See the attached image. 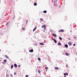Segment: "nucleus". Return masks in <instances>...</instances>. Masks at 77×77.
Here are the masks:
<instances>
[{
    "label": "nucleus",
    "mask_w": 77,
    "mask_h": 77,
    "mask_svg": "<svg viewBox=\"0 0 77 77\" xmlns=\"http://www.w3.org/2000/svg\"><path fill=\"white\" fill-rule=\"evenodd\" d=\"M64 32V30L63 29L60 30L59 31V32Z\"/></svg>",
    "instance_id": "f257e3e1"
},
{
    "label": "nucleus",
    "mask_w": 77,
    "mask_h": 77,
    "mask_svg": "<svg viewBox=\"0 0 77 77\" xmlns=\"http://www.w3.org/2000/svg\"><path fill=\"white\" fill-rule=\"evenodd\" d=\"M68 44L69 45V46H71L72 45L71 42H68Z\"/></svg>",
    "instance_id": "f03ea898"
},
{
    "label": "nucleus",
    "mask_w": 77,
    "mask_h": 77,
    "mask_svg": "<svg viewBox=\"0 0 77 77\" xmlns=\"http://www.w3.org/2000/svg\"><path fill=\"white\" fill-rule=\"evenodd\" d=\"M29 52H30V53H32V52H33V49H31V50H29Z\"/></svg>",
    "instance_id": "7ed1b4c3"
},
{
    "label": "nucleus",
    "mask_w": 77,
    "mask_h": 77,
    "mask_svg": "<svg viewBox=\"0 0 77 77\" xmlns=\"http://www.w3.org/2000/svg\"><path fill=\"white\" fill-rule=\"evenodd\" d=\"M54 69H55V70H57L59 69V68L57 67H55L54 68Z\"/></svg>",
    "instance_id": "20e7f679"
},
{
    "label": "nucleus",
    "mask_w": 77,
    "mask_h": 77,
    "mask_svg": "<svg viewBox=\"0 0 77 77\" xmlns=\"http://www.w3.org/2000/svg\"><path fill=\"white\" fill-rule=\"evenodd\" d=\"M52 35L53 36H54V37H57V35H56V34H52Z\"/></svg>",
    "instance_id": "39448f33"
},
{
    "label": "nucleus",
    "mask_w": 77,
    "mask_h": 77,
    "mask_svg": "<svg viewBox=\"0 0 77 77\" xmlns=\"http://www.w3.org/2000/svg\"><path fill=\"white\" fill-rule=\"evenodd\" d=\"M52 40H53L54 42L55 43H57V41H56V40L55 39H52Z\"/></svg>",
    "instance_id": "423d86ee"
},
{
    "label": "nucleus",
    "mask_w": 77,
    "mask_h": 77,
    "mask_svg": "<svg viewBox=\"0 0 77 77\" xmlns=\"http://www.w3.org/2000/svg\"><path fill=\"white\" fill-rule=\"evenodd\" d=\"M65 54L66 56H69V54L68 53H67V52H65Z\"/></svg>",
    "instance_id": "0eeeda50"
},
{
    "label": "nucleus",
    "mask_w": 77,
    "mask_h": 77,
    "mask_svg": "<svg viewBox=\"0 0 77 77\" xmlns=\"http://www.w3.org/2000/svg\"><path fill=\"white\" fill-rule=\"evenodd\" d=\"M5 57H6V58H7V59H9V57H8V55H5Z\"/></svg>",
    "instance_id": "6e6552de"
},
{
    "label": "nucleus",
    "mask_w": 77,
    "mask_h": 77,
    "mask_svg": "<svg viewBox=\"0 0 77 77\" xmlns=\"http://www.w3.org/2000/svg\"><path fill=\"white\" fill-rule=\"evenodd\" d=\"M14 66L15 68H17V64H14Z\"/></svg>",
    "instance_id": "1a4fd4ad"
},
{
    "label": "nucleus",
    "mask_w": 77,
    "mask_h": 77,
    "mask_svg": "<svg viewBox=\"0 0 77 77\" xmlns=\"http://www.w3.org/2000/svg\"><path fill=\"white\" fill-rule=\"evenodd\" d=\"M65 47H66V48H67V47H68V45L66 44L65 45Z\"/></svg>",
    "instance_id": "9d476101"
},
{
    "label": "nucleus",
    "mask_w": 77,
    "mask_h": 77,
    "mask_svg": "<svg viewBox=\"0 0 77 77\" xmlns=\"http://www.w3.org/2000/svg\"><path fill=\"white\" fill-rule=\"evenodd\" d=\"M36 29V27H35V28L33 29V32H34L35 30Z\"/></svg>",
    "instance_id": "9b49d317"
},
{
    "label": "nucleus",
    "mask_w": 77,
    "mask_h": 77,
    "mask_svg": "<svg viewBox=\"0 0 77 77\" xmlns=\"http://www.w3.org/2000/svg\"><path fill=\"white\" fill-rule=\"evenodd\" d=\"M39 44H40V45H44V43H39Z\"/></svg>",
    "instance_id": "f8f14e48"
},
{
    "label": "nucleus",
    "mask_w": 77,
    "mask_h": 77,
    "mask_svg": "<svg viewBox=\"0 0 77 77\" xmlns=\"http://www.w3.org/2000/svg\"><path fill=\"white\" fill-rule=\"evenodd\" d=\"M14 67V65H12L11 66V69H12V68H13V67Z\"/></svg>",
    "instance_id": "ddd939ff"
},
{
    "label": "nucleus",
    "mask_w": 77,
    "mask_h": 77,
    "mask_svg": "<svg viewBox=\"0 0 77 77\" xmlns=\"http://www.w3.org/2000/svg\"><path fill=\"white\" fill-rule=\"evenodd\" d=\"M45 26V25H44L43 26H42V28H44V27Z\"/></svg>",
    "instance_id": "4468645a"
},
{
    "label": "nucleus",
    "mask_w": 77,
    "mask_h": 77,
    "mask_svg": "<svg viewBox=\"0 0 77 77\" xmlns=\"http://www.w3.org/2000/svg\"><path fill=\"white\" fill-rule=\"evenodd\" d=\"M34 6H36V5H37V4H36V3H35L34 4Z\"/></svg>",
    "instance_id": "2eb2a0df"
},
{
    "label": "nucleus",
    "mask_w": 77,
    "mask_h": 77,
    "mask_svg": "<svg viewBox=\"0 0 77 77\" xmlns=\"http://www.w3.org/2000/svg\"><path fill=\"white\" fill-rule=\"evenodd\" d=\"M43 12H44V13H47V11H43Z\"/></svg>",
    "instance_id": "dca6fc26"
},
{
    "label": "nucleus",
    "mask_w": 77,
    "mask_h": 77,
    "mask_svg": "<svg viewBox=\"0 0 77 77\" xmlns=\"http://www.w3.org/2000/svg\"><path fill=\"white\" fill-rule=\"evenodd\" d=\"M57 45H61V44H60V43H58Z\"/></svg>",
    "instance_id": "f3484780"
},
{
    "label": "nucleus",
    "mask_w": 77,
    "mask_h": 77,
    "mask_svg": "<svg viewBox=\"0 0 77 77\" xmlns=\"http://www.w3.org/2000/svg\"><path fill=\"white\" fill-rule=\"evenodd\" d=\"M38 73H41V71L40 70H39L38 71Z\"/></svg>",
    "instance_id": "a211bd4d"
},
{
    "label": "nucleus",
    "mask_w": 77,
    "mask_h": 77,
    "mask_svg": "<svg viewBox=\"0 0 77 77\" xmlns=\"http://www.w3.org/2000/svg\"><path fill=\"white\" fill-rule=\"evenodd\" d=\"M59 38L60 40H62V38H61V37H59Z\"/></svg>",
    "instance_id": "6ab92c4d"
},
{
    "label": "nucleus",
    "mask_w": 77,
    "mask_h": 77,
    "mask_svg": "<svg viewBox=\"0 0 77 77\" xmlns=\"http://www.w3.org/2000/svg\"><path fill=\"white\" fill-rule=\"evenodd\" d=\"M28 23V20H27L26 21V24H27Z\"/></svg>",
    "instance_id": "aec40b11"
},
{
    "label": "nucleus",
    "mask_w": 77,
    "mask_h": 77,
    "mask_svg": "<svg viewBox=\"0 0 77 77\" xmlns=\"http://www.w3.org/2000/svg\"><path fill=\"white\" fill-rule=\"evenodd\" d=\"M9 77V75L6 74V77Z\"/></svg>",
    "instance_id": "412c9836"
},
{
    "label": "nucleus",
    "mask_w": 77,
    "mask_h": 77,
    "mask_svg": "<svg viewBox=\"0 0 77 77\" xmlns=\"http://www.w3.org/2000/svg\"><path fill=\"white\" fill-rule=\"evenodd\" d=\"M45 29H46V26H45L44 27V30H45Z\"/></svg>",
    "instance_id": "4be33fe9"
},
{
    "label": "nucleus",
    "mask_w": 77,
    "mask_h": 77,
    "mask_svg": "<svg viewBox=\"0 0 77 77\" xmlns=\"http://www.w3.org/2000/svg\"><path fill=\"white\" fill-rule=\"evenodd\" d=\"M40 21H43V19H42V18H40Z\"/></svg>",
    "instance_id": "5701e85b"
},
{
    "label": "nucleus",
    "mask_w": 77,
    "mask_h": 77,
    "mask_svg": "<svg viewBox=\"0 0 77 77\" xmlns=\"http://www.w3.org/2000/svg\"><path fill=\"white\" fill-rule=\"evenodd\" d=\"M38 60H41V58H38Z\"/></svg>",
    "instance_id": "b1692460"
},
{
    "label": "nucleus",
    "mask_w": 77,
    "mask_h": 77,
    "mask_svg": "<svg viewBox=\"0 0 77 77\" xmlns=\"http://www.w3.org/2000/svg\"><path fill=\"white\" fill-rule=\"evenodd\" d=\"M4 61V62H5L6 63V60H5Z\"/></svg>",
    "instance_id": "393cba45"
},
{
    "label": "nucleus",
    "mask_w": 77,
    "mask_h": 77,
    "mask_svg": "<svg viewBox=\"0 0 77 77\" xmlns=\"http://www.w3.org/2000/svg\"><path fill=\"white\" fill-rule=\"evenodd\" d=\"M10 76L11 77H13V75H12L11 74H10Z\"/></svg>",
    "instance_id": "a878e982"
},
{
    "label": "nucleus",
    "mask_w": 77,
    "mask_h": 77,
    "mask_svg": "<svg viewBox=\"0 0 77 77\" xmlns=\"http://www.w3.org/2000/svg\"><path fill=\"white\" fill-rule=\"evenodd\" d=\"M66 75H68V73H66Z\"/></svg>",
    "instance_id": "bb28decb"
},
{
    "label": "nucleus",
    "mask_w": 77,
    "mask_h": 77,
    "mask_svg": "<svg viewBox=\"0 0 77 77\" xmlns=\"http://www.w3.org/2000/svg\"><path fill=\"white\" fill-rule=\"evenodd\" d=\"M45 69H48V67H46L45 68Z\"/></svg>",
    "instance_id": "cd10ccee"
},
{
    "label": "nucleus",
    "mask_w": 77,
    "mask_h": 77,
    "mask_svg": "<svg viewBox=\"0 0 77 77\" xmlns=\"http://www.w3.org/2000/svg\"><path fill=\"white\" fill-rule=\"evenodd\" d=\"M22 29H23V30H25V29H24V28H23Z\"/></svg>",
    "instance_id": "c85d7f7f"
},
{
    "label": "nucleus",
    "mask_w": 77,
    "mask_h": 77,
    "mask_svg": "<svg viewBox=\"0 0 77 77\" xmlns=\"http://www.w3.org/2000/svg\"><path fill=\"white\" fill-rule=\"evenodd\" d=\"M66 75V73H64V75Z\"/></svg>",
    "instance_id": "c756f323"
},
{
    "label": "nucleus",
    "mask_w": 77,
    "mask_h": 77,
    "mask_svg": "<svg viewBox=\"0 0 77 77\" xmlns=\"http://www.w3.org/2000/svg\"><path fill=\"white\" fill-rule=\"evenodd\" d=\"M26 77H29V76L27 75H26Z\"/></svg>",
    "instance_id": "7c9ffc66"
},
{
    "label": "nucleus",
    "mask_w": 77,
    "mask_h": 77,
    "mask_svg": "<svg viewBox=\"0 0 77 77\" xmlns=\"http://www.w3.org/2000/svg\"><path fill=\"white\" fill-rule=\"evenodd\" d=\"M73 46H75V44H74L73 45Z\"/></svg>",
    "instance_id": "2f4dec72"
},
{
    "label": "nucleus",
    "mask_w": 77,
    "mask_h": 77,
    "mask_svg": "<svg viewBox=\"0 0 77 77\" xmlns=\"http://www.w3.org/2000/svg\"><path fill=\"white\" fill-rule=\"evenodd\" d=\"M8 24H9V23H7V24H6V26H7Z\"/></svg>",
    "instance_id": "473e14b6"
},
{
    "label": "nucleus",
    "mask_w": 77,
    "mask_h": 77,
    "mask_svg": "<svg viewBox=\"0 0 77 77\" xmlns=\"http://www.w3.org/2000/svg\"><path fill=\"white\" fill-rule=\"evenodd\" d=\"M3 63L4 65H5V62H3Z\"/></svg>",
    "instance_id": "72a5a7b5"
},
{
    "label": "nucleus",
    "mask_w": 77,
    "mask_h": 77,
    "mask_svg": "<svg viewBox=\"0 0 77 77\" xmlns=\"http://www.w3.org/2000/svg\"><path fill=\"white\" fill-rule=\"evenodd\" d=\"M14 75H16V73H15V72L14 73Z\"/></svg>",
    "instance_id": "f704fd0d"
},
{
    "label": "nucleus",
    "mask_w": 77,
    "mask_h": 77,
    "mask_svg": "<svg viewBox=\"0 0 77 77\" xmlns=\"http://www.w3.org/2000/svg\"><path fill=\"white\" fill-rule=\"evenodd\" d=\"M69 40L71 41V39L69 38Z\"/></svg>",
    "instance_id": "c9c22d12"
},
{
    "label": "nucleus",
    "mask_w": 77,
    "mask_h": 77,
    "mask_svg": "<svg viewBox=\"0 0 77 77\" xmlns=\"http://www.w3.org/2000/svg\"><path fill=\"white\" fill-rule=\"evenodd\" d=\"M18 66H19V67H20V65H19Z\"/></svg>",
    "instance_id": "e433bc0d"
},
{
    "label": "nucleus",
    "mask_w": 77,
    "mask_h": 77,
    "mask_svg": "<svg viewBox=\"0 0 77 77\" xmlns=\"http://www.w3.org/2000/svg\"><path fill=\"white\" fill-rule=\"evenodd\" d=\"M66 67H68V65H66Z\"/></svg>",
    "instance_id": "4c0bfd02"
},
{
    "label": "nucleus",
    "mask_w": 77,
    "mask_h": 77,
    "mask_svg": "<svg viewBox=\"0 0 77 77\" xmlns=\"http://www.w3.org/2000/svg\"><path fill=\"white\" fill-rule=\"evenodd\" d=\"M74 38H76V37H74Z\"/></svg>",
    "instance_id": "58836bf2"
},
{
    "label": "nucleus",
    "mask_w": 77,
    "mask_h": 77,
    "mask_svg": "<svg viewBox=\"0 0 77 77\" xmlns=\"http://www.w3.org/2000/svg\"><path fill=\"white\" fill-rule=\"evenodd\" d=\"M64 77H66V76H64Z\"/></svg>",
    "instance_id": "ea45409f"
},
{
    "label": "nucleus",
    "mask_w": 77,
    "mask_h": 77,
    "mask_svg": "<svg viewBox=\"0 0 77 77\" xmlns=\"http://www.w3.org/2000/svg\"><path fill=\"white\" fill-rule=\"evenodd\" d=\"M5 16H6V15H5Z\"/></svg>",
    "instance_id": "a19ab883"
},
{
    "label": "nucleus",
    "mask_w": 77,
    "mask_h": 77,
    "mask_svg": "<svg viewBox=\"0 0 77 77\" xmlns=\"http://www.w3.org/2000/svg\"><path fill=\"white\" fill-rule=\"evenodd\" d=\"M54 5H55V4H54Z\"/></svg>",
    "instance_id": "79ce46f5"
},
{
    "label": "nucleus",
    "mask_w": 77,
    "mask_h": 77,
    "mask_svg": "<svg viewBox=\"0 0 77 77\" xmlns=\"http://www.w3.org/2000/svg\"><path fill=\"white\" fill-rule=\"evenodd\" d=\"M47 71V70H46V71Z\"/></svg>",
    "instance_id": "37998d69"
},
{
    "label": "nucleus",
    "mask_w": 77,
    "mask_h": 77,
    "mask_svg": "<svg viewBox=\"0 0 77 77\" xmlns=\"http://www.w3.org/2000/svg\"><path fill=\"white\" fill-rule=\"evenodd\" d=\"M0 61H1V60H0Z\"/></svg>",
    "instance_id": "c03bdc74"
}]
</instances>
